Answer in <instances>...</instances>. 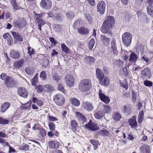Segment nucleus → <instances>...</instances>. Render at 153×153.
I'll return each instance as SVG.
<instances>
[{
    "mask_svg": "<svg viewBox=\"0 0 153 153\" xmlns=\"http://www.w3.org/2000/svg\"><path fill=\"white\" fill-rule=\"evenodd\" d=\"M147 10L148 14L153 17V6L150 5L147 6Z\"/></svg>",
    "mask_w": 153,
    "mask_h": 153,
    "instance_id": "40",
    "label": "nucleus"
},
{
    "mask_svg": "<svg viewBox=\"0 0 153 153\" xmlns=\"http://www.w3.org/2000/svg\"><path fill=\"white\" fill-rule=\"evenodd\" d=\"M98 133L104 136H108L110 135V133L106 129L100 130L98 132Z\"/></svg>",
    "mask_w": 153,
    "mask_h": 153,
    "instance_id": "32",
    "label": "nucleus"
},
{
    "mask_svg": "<svg viewBox=\"0 0 153 153\" xmlns=\"http://www.w3.org/2000/svg\"><path fill=\"white\" fill-rule=\"evenodd\" d=\"M36 89L39 92H40L43 91V86L42 85H39L37 86L36 87Z\"/></svg>",
    "mask_w": 153,
    "mask_h": 153,
    "instance_id": "63",
    "label": "nucleus"
},
{
    "mask_svg": "<svg viewBox=\"0 0 153 153\" xmlns=\"http://www.w3.org/2000/svg\"><path fill=\"white\" fill-rule=\"evenodd\" d=\"M129 124L132 127H135L137 126V123L136 120L135 116H133L131 119H130Z\"/></svg>",
    "mask_w": 153,
    "mask_h": 153,
    "instance_id": "26",
    "label": "nucleus"
},
{
    "mask_svg": "<svg viewBox=\"0 0 153 153\" xmlns=\"http://www.w3.org/2000/svg\"><path fill=\"white\" fill-rule=\"evenodd\" d=\"M91 81L89 79H84L82 80L79 85V91L82 92H86L91 88Z\"/></svg>",
    "mask_w": 153,
    "mask_h": 153,
    "instance_id": "2",
    "label": "nucleus"
},
{
    "mask_svg": "<svg viewBox=\"0 0 153 153\" xmlns=\"http://www.w3.org/2000/svg\"><path fill=\"white\" fill-rule=\"evenodd\" d=\"M95 43L94 39H91L88 43V47L90 50L92 49Z\"/></svg>",
    "mask_w": 153,
    "mask_h": 153,
    "instance_id": "46",
    "label": "nucleus"
},
{
    "mask_svg": "<svg viewBox=\"0 0 153 153\" xmlns=\"http://www.w3.org/2000/svg\"><path fill=\"white\" fill-rule=\"evenodd\" d=\"M100 39L102 43L104 45L107 46L110 44V38L107 37L105 35H101V36Z\"/></svg>",
    "mask_w": 153,
    "mask_h": 153,
    "instance_id": "17",
    "label": "nucleus"
},
{
    "mask_svg": "<svg viewBox=\"0 0 153 153\" xmlns=\"http://www.w3.org/2000/svg\"><path fill=\"white\" fill-rule=\"evenodd\" d=\"M132 36L129 33L126 32L122 35V40L124 44L126 46H128L131 43Z\"/></svg>",
    "mask_w": 153,
    "mask_h": 153,
    "instance_id": "4",
    "label": "nucleus"
},
{
    "mask_svg": "<svg viewBox=\"0 0 153 153\" xmlns=\"http://www.w3.org/2000/svg\"><path fill=\"white\" fill-rule=\"evenodd\" d=\"M37 75L36 74L34 77L31 79V84L33 85H35L37 82Z\"/></svg>",
    "mask_w": 153,
    "mask_h": 153,
    "instance_id": "49",
    "label": "nucleus"
},
{
    "mask_svg": "<svg viewBox=\"0 0 153 153\" xmlns=\"http://www.w3.org/2000/svg\"><path fill=\"white\" fill-rule=\"evenodd\" d=\"M36 22L38 23L39 25H40L41 26L45 24V22L43 21V20L41 19H37Z\"/></svg>",
    "mask_w": 153,
    "mask_h": 153,
    "instance_id": "60",
    "label": "nucleus"
},
{
    "mask_svg": "<svg viewBox=\"0 0 153 153\" xmlns=\"http://www.w3.org/2000/svg\"><path fill=\"white\" fill-rule=\"evenodd\" d=\"M82 106L85 109L88 111H91L93 109L92 104L91 103L87 102H83Z\"/></svg>",
    "mask_w": 153,
    "mask_h": 153,
    "instance_id": "14",
    "label": "nucleus"
},
{
    "mask_svg": "<svg viewBox=\"0 0 153 153\" xmlns=\"http://www.w3.org/2000/svg\"><path fill=\"white\" fill-rule=\"evenodd\" d=\"M12 34L14 38V42L16 43L17 41L21 42L23 41L22 35L20 33L15 31H12Z\"/></svg>",
    "mask_w": 153,
    "mask_h": 153,
    "instance_id": "11",
    "label": "nucleus"
},
{
    "mask_svg": "<svg viewBox=\"0 0 153 153\" xmlns=\"http://www.w3.org/2000/svg\"><path fill=\"white\" fill-rule=\"evenodd\" d=\"M65 80L66 85L69 87H73L74 84V79L72 76L71 75H67L65 76Z\"/></svg>",
    "mask_w": 153,
    "mask_h": 153,
    "instance_id": "7",
    "label": "nucleus"
},
{
    "mask_svg": "<svg viewBox=\"0 0 153 153\" xmlns=\"http://www.w3.org/2000/svg\"><path fill=\"white\" fill-rule=\"evenodd\" d=\"M30 103L29 102H27V103L23 104L21 106V108L23 109H28L30 107Z\"/></svg>",
    "mask_w": 153,
    "mask_h": 153,
    "instance_id": "55",
    "label": "nucleus"
},
{
    "mask_svg": "<svg viewBox=\"0 0 153 153\" xmlns=\"http://www.w3.org/2000/svg\"><path fill=\"white\" fill-rule=\"evenodd\" d=\"M57 84H58L57 88L58 90L62 92L64 94H65L66 92L65 90L64 89L61 83V82L57 83Z\"/></svg>",
    "mask_w": 153,
    "mask_h": 153,
    "instance_id": "45",
    "label": "nucleus"
},
{
    "mask_svg": "<svg viewBox=\"0 0 153 153\" xmlns=\"http://www.w3.org/2000/svg\"><path fill=\"white\" fill-rule=\"evenodd\" d=\"M100 100L105 104H108L110 101V100L109 98L106 96L105 94H101V96H99Z\"/></svg>",
    "mask_w": 153,
    "mask_h": 153,
    "instance_id": "27",
    "label": "nucleus"
},
{
    "mask_svg": "<svg viewBox=\"0 0 153 153\" xmlns=\"http://www.w3.org/2000/svg\"><path fill=\"white\" fill-rule=\"evenodd\" d=\"M143 110H142V111L139 112L138 116V121L139 123H140L143 120Z\"/></svg>",
    "mask_w": 153,
    "mask_h": 153,
    "instance_id": "43",
    "label": "nucleus"
},
{
    "mask_svg": "<svg viewBox=\"0 0 153 153\" xmlns=\"http://www.w3.org/2000/svg\"><path fill=\"white\" fill-rule=\"evenodd\" d=\"M129 105L126 104L124 106L123 111L124 113H127L129 111Z\"/></svg>",
    "mask_w": 153,
    "mask_h": 153,
    "instance_id": "53",
    "label": "nucleus"
},
{
    "mask_svg": "<svg viewBox=\"0 0 153 153\" xmlns=\"http://www.w3.org/2000/svg\"><path fill=\"white\" fill-rule=\"evenodd\" d=\"M48 126L49 128L51 131H53L54 130L55 128V125H54L53 123H49Z\"/></svg>",
    "mask_w": 153,
    "mask_h": 153,
    "instance_id": "58",
    "label": "nucleus"
},
{
    "mask_svg": "<svg viewBox=\"0 0 153 153\" xmlns=\"http://www.w3.org/2000/svg\"><path fill=\"white\" fill-rule=\"evenodd\" d=\"M146 76L148 79L150 78L151 76V69L148 68H146L144 69V76Z\"/></svg>",
    "mask_w": 153,
    "mask_h": 153,
    "instance_id": "31",
    "label": "nucleus"
},
{
    "mask_svg": "<svg viewBox=\"0 0 153 153\" xmlns=\"http://www.w3.org/2000/svg\"><path fill=\"white\" fill-rule=\"evenodd\" d=\"M53 100L56 105L59 106L63 105L65 101L64 96L60 94H58L54 95Z\"/></svg>",
    "mask_w": 153,
    "mask_h": 153,
    "instance_id": "3",
    "label": "nucleus"
},
{
    "mask_svg": "<svg viewBox=\"0 0 153 153\" xmlns=\"http://www.w3.org/2000/svg\"><path fill=\"white\" fill-rule=\"evenodd\" d=\"M94 115L96 119H100L104 117V114L101 111H99L95 113Z\"/></svg>",
    "mask_w": 153,
    "mask_h": 153,
    "instance_id": "25",
    "label": "nucleus"
},
{
    "mask_svg": "<svg viewBox=\"0 0 153 153\" xmlns=\"http://www.w3.org/2000/svg\"><path fill=\"white\" fill-rule=\"evenodd\" d=\"M10 56L13 59H16L19 58L20 56L19 51L11 50L10 53Z\"/></svg>",
    "mask_w": 153,
    "mask_h": 153,
    "instance_id": "15",
    "label": "nucleus"
},
{
    "mask_svg": "<svg viewBox=\"0 0 153 153\" xmlns=\"http://www.w3.org/2000/svg\"><path fill=\"white\" fill-rule=\"evenodd\" d=\"M115 22L114 17L111 16L107 17L106 19L104 21L101 30L104 34L107 33L111 35V29L114 24Z\"/></svg>",
    "mask_w": 153,
    "mask_h": 153,
    "instance_id": "1",
    "label": "nucleus"
},
{
    "mask_svg": "<svg viewBox=\"0 0 153 153\" xmlns=\"http://www.w3.org/2000/svg\"><path fill=\"white\" fill-rule=\"evenodd\" d=\"M71 101L72 104L75 106H78L80 105L79 101L75 98H71Z\"/></svg>",
    "mask_w": 153,
    "mask_h": 153,
    "instance_id": "33",
    "label": "nucleus"
},
{
    "mask_svg": "<svg viewBox=\"0 0 153 153\" xmlns=\"http://www.w3.org/2000/svg\"><path fill=\"white\" fill-rule=\"evenodd\" d=\"M18 93L20 96L24 98H26L27 96V93L25 88L20 87L18 89Z\"/></svg>",
    "mask_w": 153,
    "mask_h": 153,
    "instance_id": "13",
    "label": "nucleus"
},
{
    "mask_svg": "<svg viewBox=\"0 0 153 153\" xmlns=\"http://www.w3.org/2000/svg\"><path fill=\"white\" fill-rule=\"evenodd\" d=\"M103 110L105 112L109 113L111 111V107L108 105H104Z\"/></svg>",
    "mask_w": 153,
    "mask_h": 153,
    "instance_id": "56",
    "label": "nucleus"
},
{
    "mask_svg": "<svg viewBox=\"0 0 153 153\" xmlns=\"http://www.w3.org/2000/svg\"><path fill=\"white\" fill-rule=\"evenodd\" d=\"M32 101L34 103H37V105L40 107L42 106L44 104L42 100H38L35 97L33 98Z\"/></svg>",
    "mask_w": 153,
    "mask_h": 153,
    "instance_id": "36",
    "label": "nucleus"
},
{
    "mask_svg": "<svg viewBox=\"0 0 153 153\" xmlns=\"http://www.w3.org/2000/svg\"><path fill=\"white\" fill-rule=\"evenodd\" d=\"M13 25L16 27L20 28L22 26V23L19 20L15 19L13 20Z\"/></svg>",
    "mask_w": 153,
    "mask_h": 153,
    "instance_id": "39",
    "label": "nucleus"
},
{
    "mask_svg": "<svg viewBox=\"0 0 153 153\" xmlns=\"http://www.w3.org/2000/svg\"><path fill=\"white\" fill-rule=\"evenodd\" d=\"M97 11L100 12V14H103L105 11L106 4L103 1H100L97 5Z\"/></svg>",
    "mask_w": 153,
    "mask_h": 153,
    "instance_id": "10",
    "label": "nucleus"
},
{
    "mask_svg": "<svg viewBox=\"0 0 153 153\" xmlns=\"http://www.w3.org/2000/svg\"><path fill=\"white\" fill-rule=\"evenodd\" d=\"M122 118L121 115L117 111L115 112L113 114V118L115 121H118Z\"/></svg>",
    "mask_w": 153,
    "mask_h": 153,
    "instance_id": "28",
    "label": "nucleus"
},
{
    "mask_svg": "<svg viewBox=\"0 0 153 153\" xmlns=\"http://www.w3.org/2000/svg\"><path fill=\"white\" fill-rule=\"evenodd\" d=\"M40 134L42 137H44L46 135V133L44 129L40 130Z\"/></svg>",
    "mask_w": 153,
    "mask_h": 153,
    "instance_id": "62",
    "label": "nucleus"
},
{
    "mask_svg": "<svg viewBox=\"0 0 153 153\" xmlns=\"http://www.w3.org/2000/svg\"><path fill=\"white\" fill-rule=\"evenodd\" d=\"M153 83L152 81L148 80L144 81V85L146 86L150 87L152 85Z\"/></svg>",
    "mask_w": 153,
    "mask_h": 153,
    "instance_id": "52",
    "label": "nucleus"
},
{
    "mask_svg": "<svg viewBox=\"0 0 153 153\" xmlns=\"http://www.w3.org/2000/svg\"><path fill=\"white\" fill-rule=\"evenodd\" d=\"M8 76L5 73H2L0 75L1 79L3 80H5L8 78Z\"/></svg>",
    "mask_w": 153,
    "mask_h": 153,
    "instance_id": "57",
    "label": "nucleus"
},
{
    "mask_svg": "<svg viewBox=\"0 0 153 153\" xmlns=\"http://www.w3.org/2000/svg\"><path fill=\"white\" fill-rule=\"evenodd\" d=\"M55 9H56L57 10L55 15L54 18H55L58 21H60L62 18L61 12L60 10L57 8H56Z\"/></svg>",
    "mask_w": 153,
    "mask_h": 153,
    "instance_id": "29",
    "label": "nucleus"
},
{
    "mask_svg": "<svg viewBox=\"0 0 153 153\" xmlns=\"http://www.w3.org/2000/svg\"><path fill=\"white\" fill-rule=\"evenodd\" d=\"M70 124L72 129L74 130L75 131L78 128V124L75 120H71L70 122Z\"/></svg>",
    "mask_w": 153,
    "mask_h": 153,
    "instance_id": "37",
    "label": "nucleus"
},
{
    "mask_svg": "<svg viewBox=\"0 0 153 153\" xmlns=\"http://www.w3.org/2000/svg\"><path fill=\"white\" fill-rule=\"evenodd\" d=\"M4 82L5 85L8 88L13 87L16 85L15 81L9 76H8V78L4 81Z\"/></svg>",
    "mask_w": 153,
    "mask_h": 153,
    "instance_id": "9",
    "label": "nucleus"
},
{
    "mask_svg": "<svg viewBox=\"0 0 153 153\" xmlns=\"http://www.w3.org/2000/svg\"><path fill=\"white\" fill-rule=\"evenodd\" d=\"M66 16L67 18L71 19H72L74 17V15L73 12L71 11H70L66 13Z\"/></svg>",
    "mask_w": 153,
    "mask_h": 153,
    "instance_id": "47",
    "label": "nucleus"
},
{
    "mask_svg": "<svg viewBox=\"0 0 153 153\" xmlns=\"http://www.w3.org/2000/svg\"><path fill=\"white\" fill-rule=\"evenodd\" d=\"M49 39L50 41L54 45H55L57 43V42L52 37H50L49 38Z\"/></svg>",
    "mask_w": 153,
    "mask_h": 153,
    "instance_id": "64",
    "label": "nucleus"
},
{
    "mask_svg": "<svg viewBox=\"0 0 153 153\" xmlns=\"http://www.w3.org/2000/svg\"><path fill=\"white\" fill-rule=\"evenodd\" d=\"M145 150V153H151V149L150 146L148 145L144 146ZM144 153H145L144 152Z\"/></svg>",
    "mask_w": 153,
    "mask_h": 153,
    "instance_id": "59",
    "label": "nucleus"
},
{
    "mask_svg": "<svg viewBox=\"0 0 153 153\" xmlns=\"http://www.w3.org/2000/svg\"><path fill=\"white\" fill-rule=\"evenodd\" d=\"M82 24V22L80 20H77L75 21L73 24V27L76 29L78 30Z\"/></svg>",
    "mask_w": 153,
    "mask_h": 153,
    "instance_id": "34",
    "label": "nucleus"
},
{
    "mask_svg": "<svg viewBox=\"0 0 153 153\" xmlns=\"http://www.w3.org/2000/svg\"><path fill=\"white\" fill-rule=\"evenodd\" d=\"M35 70V68L32 66H29L25 69V71L27 74L30 75L34 74Z\"/></svg>",
    "mask_w": 153,
    "mask_h": 153,
    "instance_id": "23",
    "label": "nucleus"
},
{
    "mask_svg": "<svg viewBox=\"0 0 153 153\" xmlns=\"http://www.w3.org/2000/svg\"><path fill=\"white\" fill-rule=\"evenodd\" d=\"M86 59L90 63V65L92 64L95 61L94 58L92 56H89L87 57Z\"/></svg>",
    "mask_w": 153,
    "mask_h": 153,
    "instance_id": "51",
    "label": "nucleus"
},
{
    "mask_svg": "<svg viewBox=\"0 0 153 153\" xmlns=\"http://www.w3.org/2000/svg\"><path fill=\"white\" fill-rule=\"evenodd\" d=\"M10 103L7 102H6L3 104L1 106L0 111L1 112H4L10 106Z\"/></svg>",
    "mask_w": 153,
    "mask_h": 153,
    "instance_id": "21",
    "label": "nucleus"
},
{
    "mask_svg": "<svg viewBox=\"0 0 153 153\" xmlns=\"http://www.w3.org/2000/svg\"><path fill=\"white\" fill-rule=\"evenodd\" d=\"M76 115L82 123L83 124L86 121V118L81 113L79 112H76Z\"/></svg>",
    "mask_w": 153,
    "mask_h": 153,
    "instance_id": "19",
    "label": "nucleus"
},
{
    "mask_svg": "<svg viewBox=\"0 0 153 153\" xmlns=\"http://www.w3.org/2000/svg\"><path fill=\"white\" fill-rule=\"evenodd\" d=\"M27 50V53L29 54L30 56H31V57L34 54L35 52L33 48H31L30 47H28Z\"/></svg>",
    "mask_w": 153,
    "mask_h": 153,
    "instance_id": "50",
    "label": "nucleus"
},
{
    "mask_svg": "<svg viewBox=\"0 0 153 153\" xmlns=\"http://www.w3.org/2000/svg\"><path fill=\"white\" fill-rule=\"evenodd\" d=\"M99 82L100 85L105 86H107L109 84V80L107 77H105L104 79H101Z\"/></svg>",
    "mask_w": 153,
    "mask_h": 153,
    "instance_id": "20",
    "label": "nucleus"
},
{
    "mask_svg": "<svg viewBox=\"0 0 153 153\" xmlns=\"http://www.w3.org/2000/svg\"><path fill=\"white\" fill-rule=\"evenodd\" d=\"M85 129H88L91 131L98 130L99 128L96 123L92 122L91 120L88 124L85 125L84 127Z\"/></svg>",
    "mask_w": 153,
    "mask_h": 153,
    "instance_id": "6",
    "label": "nucleus"
},
{
    "mask_svg": "<svg viewBox=\"0 0 153 153\" xmlns=\"http://www.w3.org/2000/svg\"><path fill=\"white\" fill-rule=\"evenodd\" d=\"M52 76L53 79L57 83L62 82L61 77L56 74H53L52 75Z\"/></svg>",
    "mask_w": 153,
    "mask_h": 153,
    "instance_id": "30",
    "label": "nucleus"
},
{
    "mask_svg": "<svg viewBox=\"0 0 153 153\" xmlns=\"http://www.w3.org/2000/svg\"><path fill=\"white\" fill-rule=\"evenodd\" d=\"M39 77L42 80H45L47 79V75L45 71H41Z\"/></svg>",
    "mask_w": 153,
    "mask_h": 153,
    "instance_id": "48",
    "label": "nucleus"
},
{
    "mask_svg": "<svg viewBox=\"0 0 153 153\" xmlns=\"http://www.w3.org/2000/svg\"><path fill=\"white\" fill-rule=\"evenodd\" d=\"M61 48L62 50L65 53H67L69 51V49L67 46L64 44L61 45Z\"/></svg>",
    "mask_w": 153,
    "mask_h": 153,
    "instance_id": "44",
    "label": "nucleus"
},
{
    "mask_svg": "<svg viewBox=\"0 0 153 153\" xmlns=\"http://www.w3.org/2000/svg\"><path fill=\"white\" fill-rule=\"evenodd\" d=\"M90 142L94 146V150H96L98 147L99 141L97 140L92 139L90 140Z\"/></svg>",
    "mask_w": 153,
    "mask_h": 153,
    "instance_id": "38",
    "label": "nucleus"
},
{
    "mask_svg": "<svg viewBox=\"0 0 153 153\" xmlns=\"http://www.w3.org/2000/svg\"><path fill=\"white\" fill-rule=\"evenodd\" d=\"M136 93L134 92L133 90H132L131 93V100L132 102H135L136 101Z\"/></svg>",
    "mask_w": 153,
    "mask_h": 153,
    "instance_id": "54",
    "label": "nucleus"
},
{
    "mask_svg": "<svg viewBox=\"0 0 153 153\" xmlns=\"http://www.w3.org/2000/svg\"><path fill=\"white\" fill-rule=\"evenodd\" d=\"M24 62V60L22 59L20 60L17 61L14 63V66L16 69H19L22 66Z\"/></svg>",
    "mask_w": 153,
    "mask_h": 153,
    "instance_id": "22",
    "label": "nucleus"
},
{
    "mask_svg": "<svg viewBox=\"0 0 153 153\" xmlns=\"http://www.w3.org/2000/svg\"><path fill=\"white\" fill-rule=\"evenodd\" d=\"M56 9H53V10L51 11H50L49 13H48L47 14L48 16L47 18H48L50 17H53L54 18L55 15L56 13Z\"/></svg>",
    "mask_w": 153,
    "mask_h": 153,
    "instance_id": "42",
    "label": "nucleus"
},
{
    "mask_svg": "<svg viewBox=\"0 0 153 153\" xmlns=\"http://www.w3.org/2000/svg\"><path fill=\"white\" fill-rule=\"evenodd\" d=\"M45 87L46 91L48 92H52L54 90L53 87L51 85H46Z\"/></svg>",
    "mask_w": 153,
    "mask_h": 153,
    "instance_id": "41",
    "label": "nucleus"
},
{
    "mask_svg": "<svg viewBox=\"0 0 153 153\" xmlns=\"http://www.w3.org/2000/svg\"><path fill=\"white\" fill-rule=\"evenodd\" d=\"M77 31L79 33L84 35H88L89 33L88 29L84 27H81L78 28Z\"/></svg>",
    "mask_w": 153,
    "mask_h": 153,
    "instance_id": "16",
    "label": "nucleus"
},
{
    "mask_svg": "<svg viewBox=\"0 0 153 153\" xmlns=\"http://www.w3.org/2000/svg\"><path fill=\"white\" fill-rule=\"evenodd\" d=\"M40 5L41 7L47 10L51 8L52 3L51 0H42Z\"/></svg>",
    "mask_w": 153,
    "mask_h": 153,
    "instance_id": "8",
    "label": "nucleus"
},
{
    "mask_svg": "<svg viewBox=\"0 0 153 153\" xmlns=\"http://www.w3.org/2000/svg\"><path fill=\"white\" fill-rule=\"evenodd\" d=\"M10 122L8 119L0 117V124L2 125H6L8 124Z\"/></svg>",
    "mask_w": 153,
    "mask_h": 153,
    "instance_id": "35",
    "label": "nucleus"
},
{
    "mask_svg": "<svg viewBox=\"0 0 153 153\" xmlns=\"http://www.w3.org/2000/svg\"><path fill=\"white\" fill-rule=\"evenodd\" d=\"M111 48L109 51V53L112 56H116L118 53L117 46L116 45V41L114 39H113L111 42Z\"/></svg>",
    "mask_w": 153,
    "mask_h": 153,
    "instance_id": "5",
    "label": "nucleus"
},
{
    "mask_svg": "<svg viewBox=\"0 0 153 153\" xmlns=\"http://www.w3.org/2000/svg\"><path fill=\"white\" fill-rule=\"evenodd\" d=\"M151 59L150 57H146L144 56V61L146 62V65H148L151 63Z\"/></svg>",
    "mask_w": 153,
    "mask_h": 153,
    "instance_id": "61",
    "label": "nucleus"
},
{
    "mask_svg": "<svg viewBox=\"0 0 153 153\" xmlns=\"http://www.w3.org/2000/svg\"><path fill=\"white\" fill-rule=\"evenodd\" d=\"M137 55L134 53H132L131 54L129 61L131 64H133L137 60Z\"/></svg>",
    "mask_w": 153,
    "mask_h": 153,
    "instance_id": "18",
    "label": "nucleus"
},
{
    "mask_svg": "<svg viewBox=\"0 0 153 153\" xmlns=\"http://www.w3.org/2000/svg\"><path fill=\"white\" fill-rule=\"evenodd\" d=\"M48 146L51 148L57 149L58 147L59 144L56 141H52L48 142Z\"/></svg>",
    "mask_w": 153,
    "mask_h": 153,
    "instance_id": "24",
    "label": "nucleus"
},
{
    "mask_svg": "<svg viewBox=\"0 0 153 153\" xmlns=\"http://www.w3.org/2000/svg\"><path fill=\"white\" fill-rule=\"evenodd\" d=\"M96 75L99 81L102 79H104L105 77L104 74L102 71L98 68H97L96 69Z\"/></svg>",
    "mask_w": 153,
    "mask_h": 153,
    "instance_id": "12",
    "label": "nucleus"
}]
</instances>
